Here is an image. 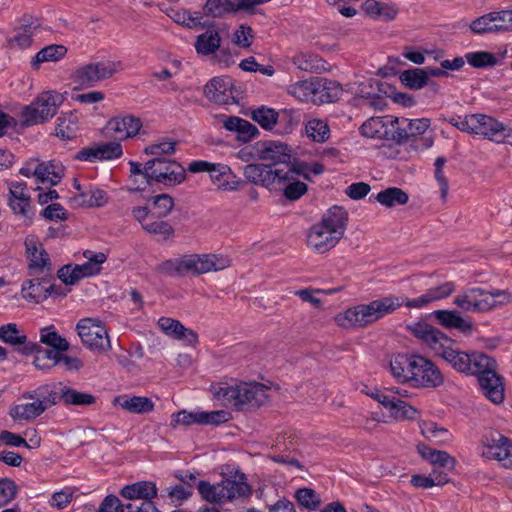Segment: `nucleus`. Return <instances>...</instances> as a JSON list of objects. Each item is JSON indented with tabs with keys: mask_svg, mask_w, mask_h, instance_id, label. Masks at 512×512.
<instances>
[{
	"mask_svg": "<svg viewBox=\"0 0 512 512\" xmlns=\"http://www.w3.org/2000/svg\"><path fill=\"white\" fill-rule=\"evenodd\" d=\"M141 126L140 119L130 115L122 118H113L107 124V128L118 134L120 139L135 136L138 134Z\"/></svg>",
	"mask_w": 512,
	"mask_h": 512,
	"instance_id": "nucleus-36",
	"label": "nucleus"
},
{
	"mask_svg": "<svg viewBox=\"0 0 512 512\" xmlns=\"http://www.w3.org/2000/svg\"><path fill=\"white\" fill-rule=\"evenodd\" d=\"M40 26L39 19L30 14H24L19 20V26L15 29L16 35L7 39L9 46L16 45L22 50L30 48L33 44L35 31Z\"/></svg>",
	"mask_w": 512,
	"mask_h": 512,
	"instance_id": "nucleus-23",
	"label": "nucleus"
},
{
	"mask_svg": "<svg viewBox=\"0 0 512 512\" xmlns=\"http://www.w3.org/2000/svg\"><path fill=\"white\" fill-rule=\"evenodd\" d=\"M63 102L64 97L58 92H42L31 104L23 107L20 114L21 126L29 127L47 122L56 115L57 109Z\"/></svg>",
	"mask_w": 512,
	"mask_h": 512,
	"instance_id": "nucleus-5",
	"label": "nucleus"
},
{
	"mask_svg": "<svg viewBox=\"0 0 512 512\" xmlns=\"http://www.w3.org/2000/svg\"><path fill=\"white\" fill-rule=\"evenodd\" d=\"M417 451L423 459L434 465V468H442L447 471H452L455 468V458L446 451L436 450L424 443L417 445Z\"/></svg>",
	"mask_w": 512,
	"mask_h": 512,
	"instance_id": "nucleus-33",
	"label": "nucleus"
},
{
	"mask_svg": "<svg viewBox=\"0 0 512 512\" xmlns=\"http://www.w3.org/2000/svg\"><path fill=\"white\" fill-rule=\"evenodd\" d=\"M17 193L18 190L9 188L8 205L14 214L31 221L34 213L31 209L30 196H17Z\"/></svg>",
	"mask_w": 512,
	"mask_h": 512,
	"instance_id": "nucleus-46",
	"label": "nucleus"
},
{
	"mask_svg": "<svg viewBox=\"0 0 512 512\" xmlns=\"http://www.w3.org/2000/svg\"><path fill=\"white\" fill-rule=\"evenodd\" d=\"M197 489L202 497V499L206 500L210 503H224L223 497L221 496V483L218 482L216 484H211L205 480H199L197 482Z\"/></svg>",
	"mask_w": 512,
	"mask_h": 512,
	"instance_id": "nucleus-59",
	"label": "nucleus"
},
{
	"mask_svg": "<svg viewBox=\"0 0 512 512\" xmlns=\"http://www.w3.org/2000/svg\"><path fill=\"white\" fill-rule=\"evenodd\" d=\"M475 127L473 134L481 135L489 140L495 141L503 139L504 124L491 116L484 114H475Z\"/></svg>",
	"mask_w": 512,
	"mask_h": 512,
	"instance_id": "nucleus-32",
	"label": "nucleus"
},
{
	"mask_svg": "<svg viewBox=\"0 0 512 512\" xmlns=\"http://www.w3.org/2000/svg\"><path fill=\"white\" fill-rule=\"evenodd\" d=\"M405 118H398L390 115L388 127H387V138L386 140L392 141L398 145L408 142L407 128L404 126Z\"/></svg>",
	"mask_w": 512,
	"mask_h": 512,
	"instance_id": "nucleus-54",
	"label": "nucleus"
},
{
	"mask_svg": "<svg viewBox=\"0 0 512 512\" xmlns=\"http://www.w3.org/2000/svg\"><path fill=\"white\" fill-rule=\"evenodd\" d=\"M119 69L120 62L99 61L86 64L74 73V82L82 87H91L96 82L112 77Z\"/></svg>",
	"mask_w": 512,
	"mask_h": 512,
	"instance_id": "nucleus-10",
	"label": "nucleus"
},
{
	"mask_svg": "<svg viewBox=\"0 0 512 512\" xmlns=\"http://www.w3.org/2000/svg\"><path fill=\"white\" fill-rule=\"evenodd\" d=\"M53 274H40L33 276L22 284L21 293L24 299L40 303L46 300L49 292L55 290Z\"/></svg>",
	"mask_w": 512,
	"mask_h": 512,
	"instance_id": "nucleus-18",
	"label": "nucleus"
},
{
	"mask_svg": "<svg viewBox=\"0 0 512 512\" xmlns=\"http://www.w3.org/2000/svg\"><path fill=\"white\" fill-rule=\"evenodd\" d=\"M258 158L268 162L274 169L286 171L285 177L292 176L298 170L293 169L294 159L292 149L285 143L274 140L258 141L255 146Z\"/></svg>",
	"mask_w": 512,
	"mask_h": 512,
	"instance_id": "nucleus-6",
	"label": "nucleus"
},
{
	"mask_svg": "<svg viewBox=\"0 0 512 512\" xmlns=\"http://www.w3.org/2000/svg\"><path fill=\"white\" fill-rule=\"evenodd\" d=\"M404 304V297L389 295L346 309L336 316L337 324L343 328L365 327L396 311Z\"/></svg>",
	"mask_w": 512,
	"mask_h": 512,
	"instance_id": "nucleus-1",
	"label": "nucleus"
},
{
	"mask_svg": "<svg viewBox=\"0 0 512 512\" xmlns=\"http://www.w3.org/2000/svg\"><path fill=\"white\" fill-rule=\"evenodd\" d=\"M0 340L11 346H17L16 350L24 356H30L41 350L40 344L27 341V336L20 332L15 323L0 326Z\"/></svg>",
	"mask_w": 512,
	"mask_h": 512,
	"instance_id": "nucleus-19",
	"label": "nucleus"
},
{
	"mask_svg": "<svg viewBox=\"0 0 512 512\" xmlns=\"http://www.w3.org/2000/svg\"><path fill=\"white\" fill-rule=\"evenodd\" d=\"M432 315L445 328L456 329L465 334L472 333L474 329L473 323L463 318L456 310H435Z\"/></svg>",
	"mask_w": 512,
	"mask_h": 512,
	"instance_id": "nucleus-30",
	"label": "nucleus"
},
{
	"mask_svg": "<svg viewBox=\"0 0 512 512\" xmlns=\"http://www.w3.org/2000/svg\"><path fill=\"white\" fill-rule=\"evenodd\" d=\"M272 169L273 167L267 164H247L243 168V174L246 179L244 181L265 187L272 191L275 187V183H283L288 179L285 177L286 171L282 169Z\"/></svg>",
	"mask_w": 512,
	"mask_h": 512,
	"instance_id": "nucleus-12",
	"label": "nucleus"
},
{
	"mask_svg": "<svg viewBox=\"0 0 512 512\" xmlns=\"http://www.w3.org/2000/svg\"><path fill=\"white\" fill-rule=\"evenodd\" d=\"M448 342H444L436 355L442 357L457 372L472 376L479 366L481 358L486 357L487 354L480 351H461L450 337H448Z\"/></svg>",
	"mask_w": 512,
	"mask_h": 512,
	"instance_id": "nucleus-8",
	"label": "nucleus"
},
{
	"mask_svg": "<svg viewBox=\"0 0 512 512\" xmlns=\"http://www.w3.org/2000/svg\"><path fill=\"white\" fill-rule=\"evenodd\" d=\"M113 404L134 414H145L154 410L152 400L144 396L118 395L114 398Z\"/></svg>",
	"mask_w": 512,
	"mask_h": 512,
	"instance_id": "nucleus-34",
	"label": "nucleus"
},
{
	"mask_svg": "<svg viewBox=\"0 0 512 512\" xmlns=\"http://www.w3.org/2000/svg\"><path fill=\"white\" fill-rule=\"evenodd\" d=\"M295 498L301 506L309 510L316 509L321 503L319 494L311 488L297 489L295 492Z\"/></svg>",
	"mask_w": 512,
	"mask_h": 512,
	"instance_id": "nucleus-60",
	"label": "nucleus"
},
{
	"mask_svg": "<svg viewBox=\"0 0 512 512\" xmlns=\"http://www.w3.org/2000/svg\"><path fill=\"white\" fill-rule=\"evenodd\" d=\"M36 395L39 396L38 401L45 406L46 410L61 401L60 390L55 391L49 384L39 386Z\"/></svg>",
	"mask_w": 512,
	"mask_h": 512,
	"instance_id": "nucleus-63",
	"label": "nucleus"
},
{
	"mask_svg": "<svg viewBox=\"0 0 512 512\" xmlns=\"http://www.w3.org/2000/svg\"><path fill=\"white\" fill-rule=\"evenodd\" d=\"M223 127L228 131L236 132L237 139L242 142H249L259 135L257 126L237 116L226 117Z\"/></svg>",
	"mask_w": 512,
	"mask_h": 512,
	"instance_id": "nucleus-35",
	"label": "nucleus"
},
{
	"mask_svg": "<svg viewBox=\"0 0 512 512\" xmlns=\"http://www.w3.org/2000/svg\"><path fill=\"white\" fill-rule=\"evenodd\" d=\"M299 177H302V175L288 176V179L283 183H275L273 190H282L283 195L288 200H298L308 190V186L304 182L299 181Z\"/></svg>",
	"mask_w": 512,
	"mask_h": 512,
	"instance_id": "nucleus-45",
	"label": "nucleus"
},
{
	"mask_svg": "<svg viewBox=\"0 0 512 512\" xmlns=\"http://www.w3.org/2000/svg\"><path fill=\"white\" fill-rule=\"evenodd\" d=\"M130 166V181L132 182L131 191H144L149 184V175L146 172V163L142 165L135 161L129 162Z\"/></svg>",
	"mask_w": 512,
	"mask_h": 512,
	"instance_id": "nucleus-57",
	"label": "nucleus"
},
{
	"mask_svg": "<svg viewBox=\"0 0 512 512\" xmlns=\"http://www.w3.org/2000/svg\"><path fill=\"white\" fill-rule=\"evenodd\" d=\"M176 142L163 138L158 143H153L144 149V153L154 157H163L164 155H172L175 153Z\"/></svg>",
	"mask_w": 512,
	"mask_h": 512,
	"instance_id": "nucleus-61",
	"label": "nucleus"
},
{
	"mask_svg": "<svg viewBox=\"0 0 512 512\" xmlns=\"http://www.w3.org/2000/svg\"><path fill=\"white\" fill-rule=\"evenodd\" d=\"M65 167L61 162L51 160L38 164V183L48 182L50 186L57 185L63 178Z\"/></svg>",
	"mask_w": 512,
	"mask_h": 512,
	"instance_id": "nucleus-40",
	"label": "nucleus"
},
{
	"mask_svg": "<svg viewBox=\"0 0 512 512\" xmlns=\"http://www.w3.org/2000/svg\"><path fill=\"white\" fill-rule=\"evenodd\" d=\"M221 46V37L216 30H207L197 36L195 50L200 55H210L217 52Z\"/></svg>",
	"mask_w": 512,
	"mask_h": 512,
	"instance_id": "nucleus-44",
	"label": "nucleus"
},
{
	"mask_svg": "<svg viewBox=\"0 0 512 512\" xmlns=\"http://www.w3.org/2000/svg\"><path fill=\"white\" fill-rule=\"evenodd\" d=\"M402 123H404V126H406L408 130V142H411L414 149L424 150L433 145V139L431 137L424 136L431 124L428 118L414 120L406 118Z\"/></svg>",
	"mask_w": 512,
	"mask_h": 512,
	"instance_id": "nucleus-25",
	"label": "nucleus"
},
{
	"mask_svg": "<svg viewBox=\"0 0 512 512\" xmlns=\"http://www.w3.org/2000/svg\"><path fill=\"white\" fill-rule=\"evenodd\" d=\"M390 415L395 419H414L418 413L417 409L407 402L396 398L395 406L391 407Z\"/></svg>",
	"mask_w": 512,
	"mask_h": 512,
	"instance_id": "nucleus-64",
	"label": "nucleus"
},
{
	"mask_svg": "<svg viewBox=\"0 0 512 512\" xmlns=\"http://www.w3.org/2000/svg\"><path fill=\"white\" fill-rule=\"evenodd\" d=\"M500 292H487L481 288H470L454 298V304L466 312H484L496 306L495 297Z\"/></svg>",
	"mask_w": 512,
	"mask_h": 512,
	"instance_id": "nucleus-11",
	"label": "nucleus"
},
{
	"mask_svg": "<svg viewBox=\"0 0 512 512\" xmlns=\"http://www.w3.org/2000/svg\"><path fill=\"white\" fill-rule=\"evenodd\" d=\"M292 63L305 72L321 73L327 70V62L314 53L299 52L293 56Z\"/></svg>",
	"mask_w": 512,
	"mask_h": 512,
	"instance_id": "nucleus-38",
	"label": "nucleus"
},
{
	"mask_svg": "<svg viewBox=\"0 0 512 512\" xmlns=\"http://www.w3.org/2000/svg\"><path fill=\"white\" fill-rule=\"evenodd\" d=\"M40 342L54 350L67 351L70 347L69 342L59 335L53 325L40 329Z\"/></svg>",
	"mask_w": 512,
	"mask_h": 512,
	"instance_id": "nucleus-52",
	"label": "nucleus"
},
{
	"mask_svg": "<svg viewBox=\"0 0 512 512\" xmlns=\"http://www.w3.org/2000/svg\"><path fill=\"white\" fill-rule=\"evenodd\" d=\"M399 79L405 87L411 90H419L429 84L423 68H411L404 70L400 73Z\"/></svg>",
	"mask_w": 512,
	"mask_h": 512,
	"instance_id": "nucleus-51",
	"label": "nucleus"
},
{
	"mask_svg": "<svg viewBox=\"0 0 512 512\" xmlns=\"http://www.w3.org/2000/svg\"><path fill=\"white\" fill-rule=\"evenodd\" d=\"M341 238L319 224H314L307 234V245L319 254L334 248Z\"/></svg>",
	"mask_w": 512,
	"mask_h": 512,
	"instance_id": "nucleus-26",
	"label": "nucleus"
},
{
	"mask_svg": "<svg viewBox=\"0 0 512 512\" xmlns=\"http://www.w3.org/2000/svg\"><path fill=\"white\" fill-rule=\"evenodd\" d=\"M220 483V492L224 503L239 499L244 500L252 494V487L248 483L246 475L239 469L226 473Z\"/></svg>",
	"mask_w": 512,
	"mask_h": 512,
	"instance_id": "nucleus-13",
	"label": "nucleus"
},
{
	"mask_svg": "<svg viewBox=\"0 0 512 512\" xmlns=\"http://www.w3.org/2000/svg\"><path fill=\"white\" fill-rule=\"evenodd\" d=\"M45 411V406L41 402L33 401L31 403L14 405L10 409L9 415L15 420L32 421Z\"/></svg>",
	"mask_w": 512,
	"mask_h": 512,
	"instance_id": "nucleus-47",
	"label": "nucleus"
},
{
	"mask_svg": "<svg viewBox=\"0 0 512 512\" xmlns=\"http://www.w3.org/2000/svg\"><path fill=\"white\" fill-rule=\"evenodd\" d=\"M232 81L228 77H214L204 86V96L216 104H229L235 101Z\"/></svg>",
	"mask_w": 512,
	"mask_h": 512,
	"instance_id": "nucleus-21",
	"label": "nucleus"
},
{
	"mask_svg": "<svg viewBox=\"0 0 512 512\" xmlns=\"http://www.w3.org/2000/svg\"><path fill=\"white\" fill-rule=\"evenodd\" d=\"M230 265L227 257L214 254H190L168 259L156 266V272L170 277H183L187 274L200 275L222 270Z\"/></svg>",
	"mask_w": 512,
	"mask_h": 512,
	"instance_id": "nucleus-2",
	"label": "nucleus"
},
{
	"mask_svg": "<svg viewBox=\"0 0 512 512\" xmlns=\"http://www.w3.org/2000/svg\"><path fill=\"white\" fill-rule=\"evenodd\" d=\"M494 19L492 12L482 15L471 22L470 29L475 34L495 33Z\"/></svg>",
	"mask_w": 512,
	"mask_h": 512,
	"instance_id": "nucleus-62",
	"label": "nucleus"
},
{
	"mask_svg": "<svg viewBox=\"0 0 512 512\" xmlns=\"http://www.w3.org/2000/svg\"><path fill=\"white\" fill-rule=\"evenodd\" d=\"M312 102L324 104L338 101L343 94L342 85L331 79L316 77L312 78Z\"/></svg>",
	"mask_w": 512,
	"mask_h": 512,
	"instance_id": "nucleus-20",
	"label": "nucleus"
},
{
	"mask_svg": "<svg viewBox=\"0 0 512 512\" xmlns=\"http://www.w3.org/2000/svg\"><path fill=\"white\" fill-rule=\"evenodd\" d=\"M278 111L267 106H260L251 113L253 121L257 122L263 129L272 130L276 128Z\"/></svg>",
	"mask_w": 512,
	"mask_h": 512,
	"instance_id": "nucleus-55",
	"label": "nucleus"
},
{
	"mask_svg": "<svg viewBox=\"0 0 512 512\" xmlns=\"http://www.w3.org/2000/svg\"><path fill=\"white\" fill-rule=\"evenodd\" d=\"M208 174L212 183L221 191H237L246 185V182L238 178L226 164L214 163Z\"/></svg>",
	"mask_w": 512,
	"mask_h": 512,
	"instance_id": "nucleus-22",
	"label": "nucleus"
},
{
	"mask_svg": "<svg viewBox=\"0 0 512 512\" xmlns=\"http://www.w3.org/2000/svg\"><path fill=\"white\" fill-rule=\"evenodd\" d=\"M240 5L241 0H207L203 10L206 16L216 18L233 12L243 11Z\"/></svg>",
	"mask_w": 512,
	"mask_h": 512,
	"instance_id": "nucleus-42",
	"label": "nucleus"
},
{
	"mask_svg": "<svg viewBox=\"0 0 512 512\" xmlns=\"http://www.w3.org/2000/svg\"><path fill=\"white\" fill-rule=\"evenodd\" d=\"M410 374V384L417 388H436L444 382L439 368L422 355H420L417 364L414 366V373Z\"/></svg>",
	"mask_w": 512,
	"mask_h": 512,
	"instance_id": "nucleus-15",
	"label": "nucleus"
},
{
	"mask_svg": "<svg viewBox=\"0 0 512 512\" xmlns=\"http://www.w3.org/2000/svg\"><path fill=\"white\" fill-rule=\"evenodd\" d=\"M420 355L410 353H398L390 360V370L393 377L400 383H410V373H414Z\"/></svg>",
	"mask_w": 512,
	"mask_h": 512,
	"instance_id": "nucleus-27",
	"label": "nucleus"
},
{
	"mask_svg": "<svg viewBox=\"0 0 512 512\" xmlns=\"http://www.w3.org/2000/svg\"><path fill=\"white\" fill-rule=\"evenodd\" d=\"M158 489L152 481H138L124 486L120 495L132 502L153 501L157 497Z\"/></svg>",
	"mask_w": 512,
	"mask_h": 512,
	"instance_id": "nucleus-29",
	"label": "nucleus"
},
{
	"mask_svg": "<svg viewBox=\"0 0 512 512\" xmlns=\"http://www.w3.org/2000/svg\"><path fill=\"white\" fill-rule=\"evenodd\" d=\"M497 361L488 355L481 358L475 376L482 394L494 404H501L505 398L504 377L497 372Z\"/></svg>",
	"mask_w": 512,
	"mask_h": 512,
	"instance_id": "nucleus-4",
	"label": "nucleus"
},
{
	"mask_svg": "<svg viewBox=\"0 0 512 512\" xmlns=\"http://www.w3.org/2000/svg\"><path fill=\"white\" fill-rule=\"evenodd\" d=\"M390 115L371 117L360 127V133L367 138L386 140Z\"/></svg>",
	"mask_w": 512,
	"mask_h": 512,
	"instance_id": "nucleus-41",
	"label": "nucleus"
},
{
	"mask_svg": "<svg viewBox=\"0 0 512 512\" xmlns=\"http://www.w3.org/2000/svg\"><path fill=\"white\" fill-rule=\"evenodd\" d=\"M58 385L60 387V402L65 406H91L96 402V397L90 393L78 391L62 383Z\"/></svg>",
	"mask_w": 512,
	"mask_h": 512,
	"instance_id": "nucleus-39",
	"label": "nucleus"
},
{
	"mask_svg": "<svg viewBox=\"0 0 512 512\" xmlns=\"http://www.w3.org/2000/svg\"><path fill=\"white\" fill-rule=\"evenodd\" d=\"M482 456L499 461L503 467L512 469V441L499 434L491 433L486 437Z\"/></svg>",
	"mask_w": 512,
	"mask_h": 512,
	"instance_id": "nucleus-17",
	"label": "nucleus"
},
{
	"mask_svg": "<svg viewBox=\"0 0 512 512\" xmlns=\"http://www.w3.org/2000/svg\"><path fill=\"white\" fill-rule=\"evenodd\" d=\"M465 59L470 66L477 69L493 67L498 63L496 56L488 51L469 52Z\"/></svg>",
	"mask_w": 512,
	"mask_h": 512,
	"instance_id": "nucleus-58",
	"label": "nucleus"
},
{
	"mask_svg": "<svg viewBox=\"0 0 512 512\" xmlns=\"http://www.w3.org/2000/svg\"><path fill=\"white\" fill-rule=\"evenodd\" d=\"M159 328L169 337L182 340L189 345H195L198 343L197 333L189 328H186L180 321L170 318L161 317L158 320Z\"/></svg>",
	"mask_w": 512,
	"mask_h": 512,
	"instance_id": "nucleus-28",
	"label": "nucleus"
},
{
	"mask_svg": "<svg viewBox=\"0 0 512 512\" xmlns=\"http://www.w3.org/2000/svg\"><path fill=\"white\" fill-rule=\"evenodd\" d=\"M67 54V48L64 45L51 44L36 53L31 59V67L33 70H38L44 62H57L64 58Z\"/></svg>",
	"mask_w": 512,
	"mask_h": 512,
	"instance_id": "nucleus-43",
	"label": "nucleus"
},
{
	"mask_svg": "<svg viewBox=\"0 0 512 512\" xmlns=\"http://www.w3.org/2000/svg\"><path fill=\"white\" fill-rule=\"evenodd\" d=\"M26 255L29 259L28 274L30 276H38L40 274H52V263L49 254L43 248L42 244L38 245L35 236H27L25 239Z\"/></svg>",
	"mask_w": 512,
	"mask_h": 512,
	"instance_id": "nucleus-16",
	"label": "nucleus"
},
{
	"mask_svg": "<svg viewBox=\"0 0 512 512\" xmlns=\"http://www.w3.org/2000/svg\"><path fill=\"white\" fill-rule=\"evenodd\" d=\"M306 136L317 143H324L330 138V127L323 119L313 118L305 124Z\"/></svg>",
	"mask_w": 512,
	"mask_h": 512,
	"instance_id": "nucleus-49",
	"label": "nucleus"
},
{
	"mask_svg": "<svg viewBox=\"0 0 512 512\" xmlns=\"http://www.w3.org/2000/svg\"><path fill=\"white\" fill-rule=\"evenodd\" d=\"M409 329L414 337L426 343L435 354L444 342L449 343L448 336L446 334L424 321H419L410 325Z\"/></svg>",
	"mask_w": 512,
	"mask_h": 512,
	"instance_id": "nucleus-24",
	"label": "nucleus"
},
{
	"mask_svg": "<svg viewBox=\"0 0 512 512\" xmlns=\"http://www.w3.org/2000/svg\"><path fill=\"white\" fill-rule=\"evenodd\" d=\"M375 199L383 206L392 208L397 205H405L409 200V195L398 187H389L380 191Z\"/></svg>",
	"mask_w": 512,
	"mask_h": 512,
	"instance_id": "nucleus-48",
	"label": "nucleus"
},
{
	"mask_svg": "<svg viewBox=\"0 0 512 512\" xmlns=\"http://www.w3.org/2000/svg\"><path fill=\"white\" fill-rule=\"evenodd\" d=\"M268 388L258 382L240 383L236 385L223 384L219 386L214 396L224 405L236 411L258 408L268 402Z\"/></svg>",
	"mask_w": 512,
	"mask_h": 512,
	"instance_id": "nucleus-3",
	"label": "nucleus"
},
{
	"mask_svg": "<svg viewBox=\"0 0 512 512\" xmlns=\"http://www.w3.org/2000/svg\"><path fill=\"white\" fill-rule=\"evenodd\" d=\"M421 432L428 440L442 445L451 441V433L444 427H439L435 422H424L421 426Z\"/></svg>",
	"mask_w": 512,
	"mask_h": 512,
	"instance_id": "nucleus-56",
	"label": "nucleus"
},
{
	"mask_svg": "<svg viewBox=\"0 0 512 512\" xmlns=\"http://www.w3.org/2000/svg\"><path fill=\"white\" fill-rule=\"evenodd\" d=\"M78 128V116L76 114L62 115L57 119L56 136L63 140H71L76 137Z\"/></svg>",
	"mask_w": 512,
	"mask_h": 512,
	"instance_id": "nucleus-50",
	"label": "nucleus"
},
{
	"mask_svg": "<svg viewBox=\"0 0 512 512\" xmlns=\"http://www.w3.org/2000/svg\"><path fill=\"white\" fill-rule=\"evenodd\" d=\"M76 330L83 345L89 350L101 353L111 348L107 329L102 322L84 318L77 323Z\"/></svg>",
	"mask_w": 512,
	"mask_h": 512,
	"instance_id": "nucleus-9",
	"label": "nucleus"
},
{
	"mask_svg": "<svg viewBox=\"0 0 512 512\" xmlns=\"http://www.w3.org/2000/svg\"><path fill=\"white\" fill-rule=\"evenodd\" d=\"M131 214L146 233L160 235L163 241H168L175 236V230L169 222L163 219L151 218L149 207L135 206L131 209Z\"/></svg>",
	"mask_w": 512,
	"mask_h": 512,
	"instance_id": "nucleus-14",
	"label": "nucleus"
},
{
	"mask_svg": "<svg viewBox=\"0 0 512 512\" xmlns=\"http://www.w3.org/2000/svg\"><path fill=\"white\" fill-rule=\"evenodd\" d=\"M152 208L150 209L151 218L163 219L167 217L174 207V200L168 194H159L151 198Z\"/></svg>",
	"mask_w": 512,
	"mask_h": 512,
	"instance_id": "nucleus-53",
	"label": "nucleus"
},
{
	"mask_svg": "<svg viewBox=\"0 0 512 512\" xmlns=\"http://www.w3.org/2000/svg\"><path fill=\"white\" fill-rule=\"evenodd\" d=\"M348 213L341 206H333L323 215L318 224L342 238L347 227Z\"/></svg>",
	"mask_w": 512,
	"mask_h": 512,
	"instance_id": "nucleus-31",
	"label": "nucleus"
},
{
	"mask_svg": "<svg viewBox=\"0 0 512 512\" xmlns=\"http://www.w3.org/2000/svg\"><path fill=\"white\" fill-rule=\"evenodd\" d=\"M145 174L149 175L148 186L155 182L172 187L181 184L186 178L184 167L165 157H154L148 160Z\"/></svg>",
	"mask_w": 512,
	"mask_h": 512,
	"instance_id": "nucleus-7",
	"label": "nucleus"
},
{
	"mask_svg": "<svg viewBox=\"0 0 512 512\" xmlns=\"http://www.w3.org/2000/svg\"><path fill=\"white\" fill-rule=\"evenodd\" d=\"M277 116L276 131L278 134H291L302 121V111L294 108L279 110Z\"/></svg>",
	"mask_w": 512,
	"mask_h": 512,
	"instance_id": "nucleus-37",
	"label": "nucleus"
}]
</instances>
